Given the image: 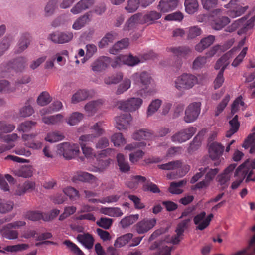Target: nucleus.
<instances>
[{"instance_id":"1","label":"nucleus","mask_w":255,"mask_h":255,"mask_svg":"<svg viewBox=\"0 0 255 255\" xmlns=\"http://www.w3.org/2000/svg\"><path fill=\"white\" fill-rule=\"evenodd\" d=\"M26 223L23 221H17L8 223L0 229V233L3 237L9 240L16 239L18 237V232L15 229L24 226Z\"/></svg>"},{"instance_id":"2","label":"nucleus","mask_w":255,"mask_h":255,"mask_svg":"<svg viewBox=\"0 0 255 255\" xmlns=\"http://www.w3.org/2000/svg\"><path fill=\"white\" fill-rule=\"evenodd\" d=\"M198 83V78L191 74L184 73L178 77L174 81L175 87L178 90L189 89Z\"/></svg>"},{"instance_id":"3","label":"nucleus","mask_w":255,"mask_h":255,"mask_svg":"<svg viewBox=\"0 0 255 255\" xmlns=\"http://www.w3.org/2000/svg\"><path fill=\"white\" fill-rule=\"evenodd\" d=\"M57 152L66 159H71L79 152V147L78 144L63 142L57 145Z\"/></svg>"},{"instance_id":"4","label":"nucleus","mask_w":255,"mask_h":255,"mask_svg":"<svg viewBox=\"0 0 255 255\" xmlns=\"http://www.w3.org/2000/svg\"><path fill=\"white\" fill-rule=\"evenodd\" d=\"M143 100L140 98L132 97L127 100H121L118 102V108L124 111L132 112L138 109Z\"/></svg>"},{"instance_id":"5","label":"nucleus","mask_w":255,"mask_h":255,"mask_svg":"<svg viewBox=\"0 0 255 255\" xmlns=\"http://www.w3.org/2000/svg\"><path fill=\"white\" fill-rule=\"evenodd\" d=\"M201 103L195 102L190 103L185 111L184 120L186 123H192L198 118L201 111Z\"/></svg>"},{"instance_id":"6","label":"nucleus","mask_w":255,"mask_h":255,"mask_svg":"<svg viewBox=\"0 0 255 255\" xmlns=\"http://www.w3.org/2000/svg\"><path fill=\"white\" fill-rule=\"evenodd\" d=\"M253 26V21L249 20L246 21V19L241 18L235 21L230 26L228 27L226 30V31L232 32L236 29L240 28L238 31L239 34L246 32L249 29L252 28Z\"/></svg>"},{"instance_id":"7","label":"nucleus","mask_w":255,"mask_h":255,"mask_svg":"<svg viewBox=\"0 0 255 255\" xmlns=\"http://www.w3.org/2000/svg\"><path fill=\"white\" fill-rule=\"evenodd\" d=\"M134 84L141 87L142 90H147L151 83V77L147 72L135 73L132 76Z\"/></svg>"},{"instance_id":"8","label":"nucleus","mask_w":255,"mask_h":255,"mask_svg":"<svg viewBox=\"0 0 255 255\" xmlns=\"http://www.w3.org/2000/svg\"><path fill=\"white\" fill-rule=\"evenodd\" d=\"M167 51L177 58L179 65H181L182 59H187L192 52L191 49L185 46L167 47Z\"/></svg>"},{"instance_id":"9","label":"nucleus","mask_w":255,"mask_h":255,"mask_svg":"<svg viewBox=\"0 0 255 255\" xmlns=\"http://www.w3.org/2000/svg\"><path fill=\"white\" fill-rule=\"evenodd\" d=\"M196 128L189 127L187 128L183 129L179 132L174 134L171 137V140L174 142L182 143L190 139L195 133Z\"/></svg>"},{"instance_id":"10","label":"nucleus","mask_w":255,"mask_h":255,"mask_svg":"<svg viewBox=\"0 0 255 255\" xmlns=\"http://www.w3.org/2000/svg\"><path fill=\"white\" fill-rule=\"evenodd\" d=\"M73 37V34L71 32L55 31L48 36V39L54 43L64 44L70 41Z\"/></svg>"},{"instance_id":"11","label":"nucleus","mask_w":255,"mask_h":255,"mask_svg":"<svg viewBox=\"0 0 255 255\" xmlns=\"http://www.w3.org/2000/svg\"><path fill=\"white\" fill-rule=\"evenodd\" d=\"M156 224L155 218L144 219L137 222L133 227L134 230L139 234H143L152 229Z\"/></svg>"},{"instance_id":"12","label":"nucleus","mask_w":255,"mask_h":255,"mask_svg":"<svg viewBox=\"0 0 255 255\" xmlns=\"http://www.w3.org/2000/svg\"><path fill=\"white\" fill-rule=\"evenodd\" d=\"M132 120V117L129 113H125L121 114L115 118L116 128L120 130L127 128Z\"/></svg>"},{"instance_id":"13","label":"nucleus","mask_w":255,"mask_h":255,"mask_svg":"<svg viewBox=\"0 0 255 255\" xmlns=\"http://www.w3.org/2000/svg\"><path fill=\"white\" fill-rule=\"evenodd\" d=\"M31 42V36L27 32L22 33L20 36L15 48V53L20 54L26 50Z\"/></svg>"},{"instance_id":"14","label":"nucleus","mask_w":255,"mask_h":255,"mask_svg":"<svg viewBox=\"0 0 255 255\" xmlns=\"http://www.w3.org/2000/svg\"><path fill=\"white\" fill-rule=\"evenodd\" d=\"M110 63L111 59L109 57L102 56L93 62L91 66L93 71L100 72L105 70Z\"/></svg>"},{"instance_id":"15","label":"nucleus","mask_w":255,"mask_h":255,"mask_svg":"<svg viewBox=\"0 0 255 255\" xmlns=\"http://www.w3.org/2000/svg\"><path fill=\"white\" fill-rule=\"evenodd\" d=\"M178 4V0H161L157 8L161 12L165 13L174 10Z\"/></svg>"},{"instance_id":"16","label":"nucleus","mask_w":255,"mask_h":255,"mask_svg":"<svg viewBox=\"0 0 255 255\" xmlns=\"http://www.w3.org/2000/svg\"><path fill=\"white\" fill-rule=\"evenodd\" d=\"M224 146L221 143L214 142L211 143L209 148V153L212 160H217L222 155Z\"/></svg>"},{"instance_id":"17","label":"nucleus","mask_w":255,"mask_h":255,"mask_svg":"<svg viewBox=\"0 0 255 255\" xmlns=\"http://www.w3.org/2000/svg\"><path fill=\"white\" fill-rule=\"evenodd\" d=\"M95 0H81L71 9V12L74 14H77L92 6Z\"/></svg>"},{"instance_id":"18","label":"nucleus","mask_w":255,"mask_h":255,"mask_svg":"<svg viewBox=\"0 0 255 255\" xmlns=\"http://www.w3.org/2000/svg\"><path fill=\"white\" fill-rule=\"evenodd\" d=\"M248 162H245L241 165H240L236 170L234 176L240 177V179L234 181L231 185V188L233 190L237 189L242 183L244 179L246 177L248 171L244 170L241 172L242 169L244 167L245 165Z\"/></svg>"},{"instance_id":"19","label":"nucleus","mask_w":255,"mask_h":255,"mask_svg":"<svg viewBox=\"0 0 255 255\" xmlns=\"http://www.w3.org/2000/svg\"><path fill=\"white\" fill-rule=\"evenodd\" d=\"M103 102L102 99H98L88 102L84 106V110L88 116H93L102 106Z\"/></svg>"},{"instance_id":"20","label":"nucleus","mask_w":255,"mask_h":255,"mask_svg":"<svg viewBox=\"0 0 255 255\" xmlns=\"http://www.w3.org/2000/svg\"><path fill=\"white\" fill-rule=\"evenodd\" d=\"M238 49V48L234 47L231 50L225 53L224 55H223L217 61L215 65V68L217 70L220 69H221L225 67V69L229 64V62H228V59Z\"/></svg>"},{"instance_id":"21","label":"nucleus","mask_w":255,"mask_h":255,"mask_svg":"<svg viewBox=\"0 0 255 255\" xmlns=\"http://www.w3.org/2000/svg\"><path fill=\"white\" fill-rule=\"evenodd\" d=\"M96 180V178L92 174L88 172H81L78 173L72 178L74 182L81 181L83 182L93 183Z\"/></svg>"},{"instance_id":"22","label":"nucleus","mask_w":255,"mask_h":255,"mask_svg":"<svg viewBox=\"0 0 255 255\" xmlns=\"http://www.w3.org/2000/svg\"><path fill=\"white\" fill-rule=\"evenodd\" d=\"M35 137L33 134H23L22 136V139L27 141L25 145L30 148L34 150H38L42 147V144L39 141L33 140Z\"/></svg>"},{"instance_id":"23","label":"nucleus","mask_w":255,"mask_h":255,"mask_svg":"<svg viewBox=\"0 0 255 255\" xmlns=\"http://www.w3.org/2000/svg\"><path fill=\"white\" fill-rule=\"evenodd\" d=\"M150 250L157 249L152 255H171V248L166 245H161L157 242H154L149 248Z\"/></svg>"},{"instance_id":"24","label":"nucleus","mask_w":255,"mask_h":255,"mask_svg":"<svg viewBox=\"0 0 255 255\" xmlns=\"http://www.w3.org/2000/svg\"><path fill=\"white\" fill-rule=\"evenodd\" d=\"M91 97L90 91L86 89H80L74 93L71 97V103L77 104L87 100Z\"/></svg>"},{"instance_id":"25","label":"nucleus","mask_w":255,"mask_h":255,"mask_svg":"<svg viewBox=\"0 0 255 255\" xmlns=\"http://www.w3.org/2000/svg\"><path fill=\"white\" fill-rule=\"evenodd\" d=\"M91 12L86 13L75 20L73 24L72 28L76 30L81 29L91 21Z\"/></svg>"},{"instance_id":"26","label":"nucleus","mask_w":255,"mask_h":255,"mask_svg":"<svg viewBox=\"0 0 255 255\" xmlns=\"http://www.w3.org/2000/svg\"><path fill=\"white\" fill-rule=\"evenodd\" d=\"M11 62L13 70L16 72H22L27 66V59L25 57L19 56L11 60Z\"/></svg>"},{"instance_id":"27","label":"nucleus","mask_w":255,"mask_h":255,"mask_svg":"<svg viewBox=\"0 0 255 255\" xmlns=\"http://www.w3.org/2000/svg\"><path fill=\"white\" fill-rule=\"evenodd\" d=\"M214 41L215 36L210 35L207 37L202 38L200 42L196 45L195 49L198 52H201L211 45Z\"/></svg>"},{"instance_id":"28","label":"nucleus","mask_w":255,"mask_h":255,"mask_svg":"<svg viewBox=\"0 0 255 255\" xmlns=\"http://www.w3.org/2000/svg\"><path fill=\"white\" fill-rule=\"evenodd\" d=\"M161 16V13L155 10L150 11L143 16L142 22L144 24H151L160 19Z\"/></svg>"},{"instance_id":"29","label":"nucleus","mask_w":255,"mask_h":255,"mask_svg":"<svg viewBox=\"0 0 255 255\" xmlns=\"http://www.w3.org/2000/svg\"><path fill=\"white\" fill-rule=\"evenodd\" d=\"M77 239L86 248L91 249L93 248L94 240L90 234H79Z\"/></svg>"},{"instance_id":"30","label":"nucleus","mask_w":255,"mask_h":255,"mask_svg":"<svg viewBox=\"0 0 255 255\" xmlns=\"http://www.w3.org/2000/svg\"><path fill=\"white\" fill-rule=\"evenodd\" d=\"M153 132L147 129H141L133 134V138L135 140H149L153 137Z\"/></svg>"},{"instance_id":"31","label":"nucleus","mask_w":255,"mask_h":255,"mask_svg":"<svg viewBox=\"0 0 255 255\" xmlns=\"http://www.w3.org/2000/svg\"><path fill=\"white\" fill-rule=\"evenodd\" d=\"M129 45V40L128 38H124L118 41L112 47L109 49V52L112 54H117L121 50L126 49Z\"/></svg>"},{"instance_id":"32","label":"nucleus","mask_w":255,"mask_h":255,"mask_svg":"<svg viewBox=\"0 0 255 255\" xmlns=\"http://www.w3.org/2000/svg\"><path fill=\"white\" fill-rule=\"evenodd\" d=\"M230 22V19L226 16L215 18L211 22V26L216 30H220Z\"/></svg>"},{"instance_id":"33","label":"nucleus","mask_w":255,"mask_h":255,"mask_svg":"<svg viewBox=\"0 0 255 255\" xmlns=\"http://www.w3.org/2000/svg\"><path fill=\"white\" fill-rule=\"evenodd\" d=\"M142 17L143 16L141 13H137L132 15L126 23L125 29L129 30L133 27L136 24H144L142 22Z\"/></svg>"},{"instance_id":"34","label":"nucleus","mask_w":255,"mask_h":255,"mask_svg":"<svg viewBox=\"0 0 255 255\" xmlns=\"http://www.w3.org/2000/svg\"><path fill=\"white\" fill-rule=\"evenodd\" d=\"M232 255H255V234L251 239L247 249L238 251Z\"/></svg>"},{"instance_id":"35","label":"nucleus","mask_w":255,"mask_h":255,"mask_svg":"<svg viewBox=\"0 0 255 255\" xmlns=\"http://www.w3.org/2000/svg\"><path fill=\"white\" fill-rule=\"evenodd\" d=\"M117 36V34L114 31L107 33L99 42V47L103 48L107 46L109 43H113Z\"/></svg>"},{"instance_id":"36","label":"nucleus","mask_w":255,"mask_h":255,"mask_svg":"<svg viewBox=\"0 0 255 255\" xmlns=\"http://www.w3.org/2000/svg\"><path fill=\"white\" fill-rule=\"evenodd\" d=\"M13 69L12 63L11 61L2 62L0 65V76L1 77L10 76V73Z\"/></svg>"},{"instance_id":"37","label":"nucleus","mask_w":255,"mask_h":255,"mask_svg":"<svg viewBox=\"0 0 255 255\" xmlns=\"http://www.w3.org/2000/svg\"><path fill=\"white\" fill-rule=\"evenodd\" d=\"M242 147L245 149H248L250 147V153L255 152V133L251 134L248 136L242 144Z\"/></svg>"},{"instance_id":"38","label":"nucleus","mask_w":255,"mask_h":255,"mask_svg":"<svg viewBox=\"0 0 255 255\" xmlns=\"http://www.w3.org/2000/svg\"><path fill=\"white\" fill-rule=\"evenodd\" d=\"M101 211L111 217H120L123 214L121 210L118 207H103L101 208Z\"/></svg>"},{"instance_id":"39","label":"nucleus","mask_w":255,"mask_h":255,"mask_svg":"<svg viewBox=\"0 0 255 255\" xmlns=\"http://www.w3.org/2000/svg\"><path fill=\"white\" fill-rule=\"evenodd\" d=\"M184 5L186 11L190 14L197 11L199 6L197 0H185Z\"/></svg>"},{"instance_id":"40","label":"nucleus","mask_w":255,"mask_h":255,"mask_svg":"<svg viewBox=\"0 0 255 255\" xmlns=\"http://www.w3.org/2000/svg\"><path fill=\"white\" fill-rule=\"evenodd\" d=\"M133 237L132 233H127L118 238L114 243L116 248H121L127 244Z\"/></svg>"},{"instance_id":"41","label":"nucleus","mask_w":255,"mask_h":255,"mask_svg":"<svg viewBox=\"0 0 255 255\" xmlns=\"http://www.w3.org/2000/svg\"><path fill=\"white\" fill-rule=\"evenodd\" d=\"M56 8V1L55 0H50L46 3L44 9V16L48 17L51 16L54 13Z\"/></svg>"},{"instance_id":"42","label":"nucleus","mask_w":255,"mask_h":255,"mask_svg":"<svg viewBox=\"0 0 255 255\" xmlns=\"http://www.w3.org/2000/svg\"><path fill=\"white\" fill-rule=\"evenodd\" d=\"M120 198V196L118 195H111L105 197L101 199H90V202L93 203H101L105 204L106 203H111L117 202Z\"/></svg>"},{"instance_id":"43","label":"nucleus","mask_w":255,"mask_h":255,"mask_svg":"<svg viewBox=\"0 0 255 255\" xmlns=\"http://www.w3.org/2000/svg\"><path fill=\"white\" fill-rule=\"evenodd\" d=\"M138 218V214L130 215L123 218L120 224L123 228H126L135 223Z\"/></svg>"},{"instance_id":"44","label":"nucleus","mask_w":255,"mask_h":255,"mask_svg":"<svg viewBox=\"0 0 255 255\" xmlns=\"http://www.w3.org/2000/svg\"><path fill=\"white\" fill-rule=\"evenodd\" d=\"M63 116L60 114L55 115L44 117L42 118V121L48 125H55L61 123L63 120Z\"/></svg>"},{"instance_id":"45","label":"nucleus","mask_w":255,"mask_h":255,"mask_svg":"<svg viewBox=\"0 0 255 255\" xmlns=\"http://www.w3.org/2000/svg\"><path fill=\"white\" fill-rule=\"evenodd\" d=\"M14 206V203L11 201H6L0 199V213H6L11 211Z\"/></svg>"},{"instance_id":"46","label":"nucleus","mask_w":255,"mask_h":255,"mask_svg":"<svg viewBox=\"0 0 255 255\" xmlns=\"http://www.w3.org/2000/svg\"><path fill=\"white\" fill-rule=\"evenodd\" d=\"M14 174L18 176L24 178L30 177L32 175V172L29 167H22L19 169L14 170Z\"/></svg>"},{"instance_id":"47","label":"nucleus","mask_w":255,"mask_h":255,"mask_svg":"<svg viewBox=\"0 0 255 255\" xmlns=\"http://www.w3.org/2000/svg\"><path fill=\"white\" fill-rule=\"evenodd\" d=\"M83 117L84 115L81 113L78 112H74L69 117L67 123L71 126L75 125L83 119Z\"/></svg>"},{"instance_id":"48","label":"nucleus","mask_w":255,"mask_h":255,"mask_svg":"<svg viewBox=\"0 0 255 255\" xmlns=\"http://www.w3.org/2000/svg\"><path fill=\"white\" fill-rule=\"evenodd\" d=\"M51 101V98L47 92H42L38 96L37 102L38 105L43 106L48 104Z\"/></svg>"},{"instance_id":"49","label":"nucleus","mask_w":255,"mask_h":255,"mask_svg":"<svg viewBox=\"0 0 255 255\" xmlns=\"http://www.w3.org/2000/svg\"><path fill=\"white\" fill-rule=\"evenodd\" d=\"M36 123L31 121H26L22 123L18 127L17 129L19 131L23 132L30 131L33 127L35 126Z\"/></svg>"},{"instance_id":"50","label":"nucleus","mask_w":255,"mask_h":255,"mask_svg":"<svg viewBox=\"0 0 255 255\" xmlns=\"http://www.w3.org/2000/svg\"><path fill=\"white\" fill-rule=\"evenodd\" d=\"M64 136L59 132H53L49 133L45 137V140L49 142H55L62 140Z\"/></svg>"},{"instance_id":"51","label":"nucleus","mask_w":255,"mask_h":255,"mask_svg":"<svg viewBox=\"0 0 255 255\" xmlns=\"http://www.w3.org/2000/svg\"><path fill=\"white\" fill-rule=\"evenodd\" d=\"M131 86V81L128 79H126L120 84L116 91L117 95H120L127 91Z\"/></svg>"},{"instance_id":"52","label":"nucleus","mask_w":255,"mask_h":255,"mask_svg":"<svg viewBox=\"0 0 255 255\" xmlns=\"http://www.w3.org/2000/svg\"><path fill=\"white\" fill-rule=\"evenodd\" d=\"M161 100L156 99L149 105L147 110V116H150L156 112L161 105Z\"/></svg>"},{"instance_id":"53","label":"nucleus","mask_w":255,"mask_h":255,"mask_svg":"<svg viewBox=\"0 0 255 255\" xmlns=\"http://www.w3.org/2000/svg\"><path fill=\"white\" fill-rule=\"evenodd\" d=\"M191 220V218H188L182 221L178 224L175 231L178 235H183L185 230L188 227L189 223Z\"/></svg>"},{"instance_id":"54","label":"nucleus","mask_w":255,"mask_h":255,"mask_svg":"<svg viewBox=\"0 0 255 255\" xmlns=\"http://www.w3.org/2000/svg\"><path fill=\"white\" fill-rule=\"evenodd\" d=\"M123 74L121 73H117L104 79V82L107 85L116 84L118 83L123 78Z\"/></svg>"},{"instance_id":"55","label":"nucleus","mask_w":255,"mask_h":255,"mask_svg":"<svg viewBox=\"0 0 255 255\" xmlns=\"http://www.w3.org/2000/svg\"><path fill=\"white\" fill-rule=\"evenodd\" d=\"M63 244L68 248L71 251L76 254L77 255H84L83 252L78 248V247L70 241V240H65L63 242Z\"/></svg>"},{"instance_id":"56","label":"nucleus","mask_w":255,"mask_h":255,"mask_svg":"<svg viewBox=\"0 0 255 255\" xmlns=\"http://www.w3.org/2000/svg\"><path fill=\"white\" fill-rule=\"evenodd\" d=\"M229 100L230 96L229 95L227 94L222 100L221 102L217 105L215 114L216 116H219V114L224 110L225 108L227 105Z\"/></svg>"},{"instance_id":"57","label":"nucleus","mask_w":255,"mask_h":255,"mask_svg":"<svg viewBox=\"0 0 255 255\" xmlns=\"http://www.w3.org/2000/svg\"><path fill=\"white\" fill-rule=\"evenodd\" d=\"M65 195L68 196L71 200H76L79 197V192L75 188L68 187L63 190Z\"/></svg>"},{"instance_id":"58","label":"nucleus","mask_w":255,"mask_h":255,"mask_svg":"<svg viewBox=\"0 0 255 255\" xmlns=\"http://www.w3.org/2000/svg\"><path fill=\"white\" fill-rule=\"evenodd\" d=\"M140 0H128L125 9L129 13L135 12L138 8Z\"/></svg>"},{"instance_id":"59","label":"nucleus","mask_w":255,"mask_h":255,"mask_svg":"<svg viewBox=\"0 0 255 255\" xmlns=\"http://www.w3.org/2000/svg\"><path fill=\"white\" fill-rule=\"evenodd\" d=\"M10 45V40L7 37H4L0 41V57L9 49Z\"/></svg>"},{"instance_id":"60","label":"nucleus","mask_w":255,"mask_h":255,"mask_svg":"<svg viewBox=\"0 0 255 255\" xmlns=\"http://www.w3.org/2000/svg\"><path fill=\"white\" fill-rule=\"evenodd\" d=\"M225 70V67L222 69H220L219 72L218 73L216 79L214 81V87L215 89H218L220 88L223 84L224 81V78L223 76V73Z\"/></svg>"},{"instance_id":"61","label":"nucleus","mask_w":255,"mask_h":255,"mask_svg":"<svg viewBox=\"0 0 255 255\" xmlns=\"http://www.w3.org/2000/svg\"><path fill=\"white\" fill-rule=\"evenodd\" d=\"M28 247V245L25 244H18L12 246H7L4 249L7 252H16L26 250Z\"/></svg>"},{"instance_id":"62","label":"nucleus","mask_w":255,"mask_h":255,"mask_svg":"<svg viewBox=\"0 0 255 255\" xmlns=\"http://www.w3.org/2000/svg\"><path fill=\"white\" fill-rule=\"evenodd\" d=\"M143 188V190L145 191H150L153 193H159L160 192V190L157 185L150 181H148L147 183L145 184Z\"/></svg>"},{"instance_id":"63","label":"nucleus","mask_w":255,"mask_h":255,"mask_svg":"<svg viewBox=\"0 0 255 255\" xmlns=\"http://www.w3.org/2000/svg\"><path fill=\"white\" fill-rule=\"evenodd\" d=\"M111 141L114 143L115 146H117L126 143L125 139L123 137L122 134L121 133L114 134L111 137Z\"/></svg>"},{"instance_id":"64","label":"nucleus","mask_w":255,"mask_h":255,"mask_svg":"<svg viewBox=\"0 0 255 255\" xmlns=\"http://www.w3.org/2000/svg\"><path fill=\"white\" fill-rule=\"evenodd\" d=\"M0 83L2 91L10 93L14 91L16 89L15 86H11L10 83L6 80H1Z\"/></svg>"}]
</instances>
